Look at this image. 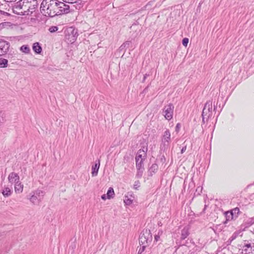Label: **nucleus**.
<instances>
[{
	"label": "nucleus",
	"instance_id": "nucleus-1",
	"mask_svg": "<svg viewBox=\"0 0 254 254\" xmlns=\"http://www.w3.org/2000/svg\"><path fill=\"white\" fill-rule=\"evenodd\" d=\"M58 0H43L41 4L40 10L46 16L57 15Z\"/></svg>",
	"mask_w": 254,
	"mask_h": 254
},
{
	"label": "nucleus",
	"instance_id": "nucleus-2",
	"mask_svg": "<svg viewBox=\"0 0 254 254\" xmlns=\"http://www.w3.org/2000/svg\"><path fill=\"white\" fill-rule=\"evenodd\" d=\"M10 7L12 12L18 15H28L29 14L30 3L28 0H20L11 3Z\"/></svg>",
	"mask_w": 254,
	"mask_h": 254
},
{
	"label": "nucleus",
	"instance_id": "nucleus-3",
	"mask_svg": "<svg viewBox=\"0 0 254 254\" xmlns=\"http://www.w3.org/2000/svg\"><path fill=\"white\" fill-rule=\"evenodd\" d=\"M152 240V236L150 231L147 229L143 230L139 238L140 248L138 254H141L144 251L145 248L151 243Z\"/></svg>",
	"mask_w": 254,
	"mask_h": 254
},
{
	"label": "nucleus",
	"instance_id": "nucleus-4",
	"mask_svg": "<svg viewBox=\"0 0 254 254\" xmlns=\"http://www.w3.org/2000/svg\"><path fill=\"white\" fill-rule=\"evenodd\" d=\"M44 195V191L37 190L30 193L29 199L33 204H38L43 199Z\"/></svg>",
	"mask_w": 254,
	"mask_h": 254
},
{
	"label": "nucleus",
	"instance_id": "nucleus-5",
	"mask_svg": "<svg viewBox=\"0 0 254 254\" xmlns=\"http://www.w3.org/2000/svg\"><path fill=\"white\" fill-rule=\"evenodd\" d=\"M65 39L67 42L69 43H74L78 36L77 30L72 27H69L67 29L65 32Z\"/></svg>",
	"mask_w": 254,
	"mask_h": 254
},
{
	"label": "nucleus",
	"instance_id": "nucleus-6",
	"mask_svg": "<svg viewBox=\"0 0 254 254\" xmlns=\"http://www.w3.org/2000/svg\"><path fill=\"white\" fill-rule=\"evenodd\" d=\"M57 15L68 13L70 12V6L63 2L58 0Z\"/></svg>",
	"mask_w": 254,
	"mask_h": 254
},
{
	"label": "nucleus",
	"instance_id": "nucleus-7",
	"mask_svg": "<svg viewBox=\"0 0 254 254\" xmlns=\"http://www.w3.org/2000/svg\"><path fill=\"white\" fill-rule=\"evenodd\" d=\"M174 109V107L172 104H169L164 107L163 114L166 120L169 121L172 119Z\"/></svg>",
	"mask_w": 254,
	"mask_h": 254
},
{
	"label": "nucleus",
	"instance_id": "nucleus-8",
	"mask_svg": "<svg viewBox=\"0 0 254 254\" xmlns=\"http://www.w3.org/2000/svg\"><path fill=\"white\" fill-rule=\"evenodd\" d=\"M171 140V133L169 129L166 130L161 138L162 144L164 147H168Z\"/></svg>",
	"mask_w": 254,
	"mask_h": 254
},
{
	"label": "nucleus",
	"instance_id": "nucleus-9",
	"mask_svg": "<svg viewBox=\"0 0 254 254\" xmlns=\"http://www.w3.org/2000/svg\"><path fill=\"white\" fill-rule=\"evenodd\" d=\"M9 43L3 40L0 41V56L7 53L9 48Z\"/></svg>",
	"mask_w": 254,
	"mask_h": 254
},
{
	"label": "nucleus",
	"instance_id": "nucleus-10",
	"mask_svg": "<svg viewBox=\"0 0 254 254\" xmlns=\"http://www.w3.org/2000/svg\"><path fill=\"white\" fill-rule=\"evenodd\" d=\"M147 151V148L146 147H143L142 149H139L136 154V158L138 159H142V160H145L146 157V153Z\"/></svg>",
	"mask_w": 254,
	"mask_h": 254
},
{
	"label": "nucleus",
	"instance_id": "nucleus-11",
	"mask_svg": "<svg viewBox=\"0 0 254 254\" xmlns=\"http://www.w3.org/2000/svg\"><path fill=\"white\" fill-rule=\"evenodd\" d=\"M8 182L11 184H15L16 183L19 181V177L17 174L14 172H12L8 175Z\"/></svg>",
	"mask_w": 254,
	"mask_h": 254
},
{
	"label": "nucleus",
	"instance_id": "nucleus-12",
	"mask_svg": "<svg viewBox=\"0 0 254 254\" xmlns=\"http://www.w3.org/2000/svg\"><path fill=\"white\" fill-rule=\"evenodd\" d=\"M100 165V161L99 159L96 160L95 163L92 167V175L96 176L98 174V170Z\"/></svg>",
	"mask_w": 254,
	"mask_h": 254
},
{
	"label": "nucleus",
	"instance_id": "nucleus-13",
	"mask_svg": "<svg viewBox=\"0 0 254 254\" xmlns=\"http://www.w3.org/2000/svg\"><path fill=\"white\" fill-rule=\"evenodd\" d=\"M64 2L71 4L75 3L74 5L76 9H80L82 6V1L80 0H63Z\"/></svg>",
	"mask_w": 254,
	"mask_h": 254
},
{
	"label": "nucleus",
	"instance_id": "nucleus-14",
	"mask_svg": "<svg viewBox=\"0 0 254 254\" xmlns=\"http://www.w3.org/2000/svg\"><path fill=\"white\" fill-rule=\"evenodd\" d=\"M212 106V101H208L205 103L204 107L203 108V111H202V113L203 121L204 120V116L207 115V109H208V108L210 109L211 108Z\"/></svg>",
	"mask_w": 254,
	"mask_h": 254
},
{
	"label": "nucleus",
	"instance_id": "nucleus-15",
	"mask_svg": "<svg viewBox=\"0 0 254 254\" xmlns=\"http://www.w3.org/2000/svg\"><path fill=\"white\" fill-rule=\"evenodd\" d=\"M135 160H136V167L137 170L140 171L141 173H143L144 168L143 167L142 165H143V162L144 160H142V159H140L136 158H135Z\"/></svg>",
	"mask_w": 254,
	"mask_h": 254
},
{
	"label": "nucleus",
	"instance_id": "nucleus-16",
	"mask_svg": "<svg viewBox=\"0 0 254 254\" xmlns=\"http://www.w3.org/2000/svg\"><path fill=\"white\" fill-rule=\"evenodd\" d=\"M23 185L19 181L15 184L14 190L16 193H20L23 191Z\"/></svg>",
	"mask_w": 254,
	"mask_h": 254
},
{
	"label": "nucleus",
	"instance_id": "nucleus-17",
	"mask_svg": "<svg viewBox=\"0 0 254 254\" xmlns=\"http://www.w3.org/2000/svg\"><path fill=\"white\" fill-rule=\"evenodd\" d=\"M244 249L243 250V254H253L252 252V247L250 244H247L245 245L244 247Z\"/></svg>",
	"mask_w": 254,
	"mask_h": 254
},
{
	"label": "nucleus",
	"instance_id": "nucleus-18",
	"mask_svg": "<svg viewBox=\"0 0 254 254\" xmlns=\"http://www.w3.org/2000/svg\"><path fill=\"white\" fill-rule=\"evenodd\" d=\"M158 169V166L157 164L154 163L149 168V173L151 176L153 175V173H155Z\"/></svg>",
	"mask_w": 254,
	"mask_h": 254
},
{
	"label": "nucleus",
	"instance_id": "nucleus-19",
	"mask_svg": "<svg viewBox=\"0 0 254 254\" xmlns=\"http://www.w3.org/2000/svg\"><path fill=\"white\" fill-rule=\"evenodd\" d=\"M240 212V209L238 207H236L234 209H233L230 212V215L231 216V219H233L234 217L236 218L237 217V215Z\"/></svg>",
	"mask_w": 254,
	"mask_h": 254
},
{
	"label": "nucleus",
	"instance_id": "nucleus-20",
	"mask_svg": "<svg viewBox=\"0 0 254 254\" xmlns=\"http://www.w3.org/2000/svg\"><path fill=\"white\" fill-rule=\"evenodd\" d=\"M2 193L4 196L8 197L11 195V190L8 187H4L3 190H2Z\"/></svg>",
	"mask_w": 254,
	"mask_h": 254
},
{
	"label": "nucleus",
	"instance_id": "nucleus-21",
	"mask_svg": "<svg viewBox=\"0 0 254 254\" xmlns=\"http://www.w3.org/2000/svg\"><path fill=\"white\" fill-rule=\"evenodd\" d=\"M33 50L37 54H40L42 51V48L38 43H35L33 46Z\"/></svg>",
	"mask_w": 254,
	"mask_h": 254
},
{
	"label": "nucleus",
	"instance_id": "nucleus-22",
	"mask_svg": "<svg viewBox=\"0 0 254 254\" xmlns=\"http://www.w3.org/2000/svg\"><path fill=\"white\" fill-rule=\"evenodd\" d=\"M189 235V230L187 227H185L182 230L181 233V239L183 240L185 239Z\"/></svg>",
	"mask_w": 254,
	"mask_h": 254
},
{
	"label": "nucleus",
	"instance_id": "nucleus-23",
	"mask_svg": "<svg viewBox=\"0 0 254 254\" xmlns=\"http://www.w3.org/2000/svg\"><path fill=\"white\" fill-rule=\"evenodd\" d=\"M115 195L114 190L112 188H110L107 193V197L108 199L113 198Z\"/></svg>",
	"mask_w": 254,
	"mask_h": 254
},
{
	"label": "nucleus",
	"instance_id": "nucleus-24",
	"mask_svg": "<svg viewBox=\"0 0 254 254\" xmlns=\"http://www.w3.org/2000/svg\"><path fill=\"white\" fill-rule=\"evenodd\" d=\"M131 195H130V197H129L128 195H126L125 196L124 201L126 205H129L132 203L133 199L131 198Z\"/></svg>",
	"mask_w": 254,
	"mask_h": 254
},
{
	"label": "nucleus",
	"instance_id": "nucleus-25",
	"mask_svg": "<svg viewBox=\"0 0 254 254\" xmlns=\"http://www.w3.org/2000/svg\"><path fill=\"white\" fill-rule=\"evenodd\" d=\"M8 61L6 59L0 58V67H5L7 65Z\"/></svg>",
	"mask_w": 254,
	"mask_h": 254
},
{
	"label": "nucleus",
	"instance_id": "nucleus-26",
	"mask_svg": "<svg viewBox=\"0 0 254 254\" xmlns=\"http://www.w3.org/2000/svg\"><path fill=\"white\" fill-rule=\"evenodd\" d=\"M239 234L240 232H235V233H234L232 236L228 240L227 242L228 243V244H231V242L238 237Z\"/></svg>",
	"mask_w": 254,
	"mask_h": 254
},
{
	"label": "nucleus",
	"instance_id": "nucleus-27",
	"mask_svg": "<svg viewBox=\"0 0 254 254\" xmlns=\"http://www.w3.org/2000/svg\"><path fill=\"white\" fill-rule=\"evenodd\" d=\"M20 50L25 53H28L30 52V48L27 45H23L21 47Z\"/></svg>",
	"mask_w": 254,
	"mask_h": 254
},
{
	"label": "nucleus",
	"instance_id": "nucleus-28",
	"mask_svg": "<svg viewBox=\"0 0 254 254\" xmlns=\"http://www.w3.org/2000/svg\"><path fill=\"white\" fill-rule=\"evenodd\" d=\"M58 27L57 26H51L49 28V31L51 33H54L58 31Z\"/></svg>",
	"mask_w": 254,
	"mask_h": 254
},
{
	"label": "nucleus",
	"instance_id": "nucleus-29",
	"mask_svg": "<svg viewBox=\"0 0 254 254\" xmlns=\"http://www.w3.org/2000/svg\"><path fill=\"white\" fill-rule=\"evenodd\" d=\"M5 122L4 114L0 113V125Z\"/></svg>",
	"mask_w": 254,
	"mask_h": 254
},
{
	"label": "nucleus",
	"instance_id": "nucleus-30",
	"mask_svg": "<svg viewBox=\"0 0 254 254\" xmlns=\"http://www.w3.org/2000/svg\"><path fill=\"white\" fill-rule=\"evenodd\" d=\"M188 43H189V39L188 38H185L183 39L182 44L184 46L187 47Z\"/></svg>",
	"mask_w": 254,
	"mask_h": 254
},
{
	"label": "nucleus",
	"instance_id": "nucleus-31",
	"mask_svg": "<svg viewBox=\"0 0 254 254\" xmlns=\"http://www.w3.org/2000/svg\"><path fill=\"white\" fill-rule=\"evenodd\" d=\"M130 44V42L129 41H126V42H125L121 46V48L122 49H123V48H126V47H128L129 45Z\"/></svg>",
	"mask_w": 254,
	"mask_h": 254
},
{
	"label": "nucleus",
	"instance_id": "nucleus-32",
	"mask_svg": "<svg viewBox=\"0 0 254 254\" xmlns=\"http://www.w3.org/2000/svg\"><path fill=\"white\" fill-rule=\"evenodd\" d=\"M212 106L211 107V108L210 109L208 108L207 109V116L208 117H209L210 116H211L212 115Z\"/></svg>",
	"mask_w": 254,
	"mask_h": 254
},
{
	"label": "nucleus",
	"instance_id": "nucleus-33",
	"mask_svg": "<svg viewBox=\"0 0 254 254\" xmlns=\"http://www.w3.org/2000/svg\"><path fill=\"white\" fill-rule=\"evenodd\" d=\"M226 216L227 218V220H229L230 219H231V216L230 215V212H226Z\"/></svg>",
	"mask_w": 254,
	"mask_h": 254
},
{
	"label": "nucleus",
	"instance_id": "nucleus-34",
	"mask_svg": "<svg viewBox=\"0 0 254 254\" xmlns=\"http://www.w3.org/2000/svg\"><path fill=\"white\" fill-rule=\"evenodd\" d=\"M181 127V126H180V124H177L176 126V127H175V129H176V131L178 132H179V130H180V128Z\"/></svg>",
	"mask_w": 254,
	"mask_h": 254
},
{
	"label": "nucleus",
	"instance_id": "nucleus-35",
	"mask_svg": "<svg viewBox=\"0 0 254 254\" xmlns=\"http://www.w3.org/2000/svg\"><path fill=\"white\" fill-rule=\"evenodd\" d=\"M160 236L159 235H155V237H154V239H155V241L156 242H158L159 241H160Z\"/></svg>",
	"mask_w": 254,
	"mask_h": 254
},
{
	"label": "nucleus",
	"instance_id": "nucleus-36",
	"mask_svg": "<svg viewBox=\"0 0 254 254\" xmlns=\"http://www.w3.org/2000/svg\"><path fill=\"white\" fill-rule=\"evenodd\" d=\"M163 233V232L162 230H159L158 233L156 235L161 236Z\"/></svg>",
	"mask_w": 254,
	"mask_h": 254
},
{
	"label": "nucleus",
	"instance_id": "nucleus-37",
	"mask_svg": "<svg viewBox=\"0 0 254 254\" xmlns=\"http://www.w3.org/2000/svg\"><path fill=\"white\" fill-rule=\"evenodd\" d=\"M142 173H141L140 171L138 170V172L136 175L137 176L138 178H140L142 176Z\"/></svg>",
	"mask_w": 254,
	"mask_h": 254
},
{
	"label": "nucleus",
	"instance_id": "nucleus-38",
	"mask_svg": "<svg viewBox=\"0 0 254 254\" xmlns=\"http://www.w3.org/2000/svg\"><path fill=\"white\" fill-rule=\"evenodd\" d=\"M186 149H187L186 146L183 147V148L181 149V153L183 154L186 150Z\"/></svg>",
	"mask_w": 254,
	"mask_h": 254
},
{
	"label": "nucleus",
	"instance_id": "nucleus-39",
	"mask_svg": "<svg viewBox=\"0 0 254 254\" xmlns=\"http://www.w3.org/2000/svg\"><path fill=\"white\" fill-rule=\"evenodd\" d=\"M138 184H139L138 182H135V184L134 185V189H137V188L139 187Z\"/></svg>",
	"mask_w": 254,
	"mask_h": 254
},
{
	"label": "nucleus",
	"instance_id": "nucleus-40",
	"mask_svg": "<svg viewBox=\"0 0 254 254\" xmlns=\"http://www.w3.org/2000/svg\"><path fill=\"white\" fill-rule=\"evenodd\" d=\"M101 198L103 199V200H106V198H107V196L106 194H103L101 196Z\"/></svg>",
	"mask_w": 254,
	"mask_h": 254
},
{
	"label": "nucleus",
	"instance_id": "nucleus-41",
	"mask_svg": "<svg viewBox=\"0 0 254 254\" xmlns=\"http://www.w3.org/2000/svg\"><path fill=\"white\" fill-rule=\"evenodd\" d=\"M4 0L7 1V2H11L12 1H15L16 0Z\"/></svg>",
	"mask_w": 254,
	"mask_h": 254
},
{
	"label": "nucleus",
	"instance_id": "nucleus-42",
	"mask_svg": "<svg viewBox=\"0 0 254 254\" xmlns=\"http://www.w3.org/2000/svg\"><path fill=\"white\" fill-rule=\"evenodd\" d=\"M0 14H7V12H4V11H1V10H0Z\"/></svg>",
	"mask_w": 254,
	"mask_h": 254
},
{
	"label": "nucleus",
	"instance_id": "nucleus-43",
	"mask_svg": "<svg viewBox=\"0 0 254 254\" xmlns=\"http://www.w3.org/2000/svg\"><path fill=\"white\" fill-rule=\"evenodd\" d=\"M147 76H148V75L147 74L144 75V78H143V80H145V79H146V78L147 77Z\"/></svg>",
	"mask_w": 254,
	"mask_h": 254
},
{
	"label": "nucleus",
	"instance_id": "nucleus-44",
	"mask_svg": "<svg viewBox=\"0 0 254 254\" xmlns=\"http://www.w3.org/2000/svg\"><path fill=\"white\" fill-rule=\"evenodd\" d=\"M158 225L160 226H162V224L161 223H158Z\"/></svg>",
	"mask_w": 254,
	"mask_h": 254
}]
</instances>
